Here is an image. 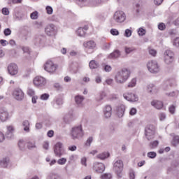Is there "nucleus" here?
<instances>
[{"label":"nucleus","mask_w":179,"mask_h":179,"mask_svg":"<svg viewBox=\"0 0 179 179\" xmlns=\"http://www.w3.org/2000/svg\"><path fill=\"white\" fill-rule=\"evenodd\" d=\"M22 126L24 127V131L25 132H30V122L29 120H24L22 122Z\"/></svg>","instance_id":"nucleus-30"},{"label":"nucleus","mask_w":179,"mask_h":179,"mask_svg":"<svg viewBox=\"0 0 179 179\" xmlns=\"http://www.w3.org/2000/svg\"><path fill=\"white\" fill-rule=\"evenodd\" d=\"M179 144V136H176L173 137V139L172 141V145L173 146H177V145Z\"/></svg>","instance_id":"nucleus-38"},{"label":"nucleus","mask_w":179,"mask_h":179,"mask_svg":"<svg viewBox=\"0 0 179 179\" xmlns=\"http://www.w3.org/2000/svg\"><path fill=\"white\" fill-rule=\"evenodd\" d=\"M83 45L85 49L87 54H93V52H94V50H96V48L97 47V44H96L94 41L84 42Z\"/></svg>","instance_id":"nucleus-4"},{"label":"nucleus","mask_w":179,"mask_h":179,"mask_svg":"<svg viewBox=\"0 0 179 179\" xmlns=\"http://www.w3.org/2000/svg\"><path fill=\"white\" fill-rule=\"evenodd\" d=\"M106 92H102L101 94H99L98 97H96V101H101L106 97Z\"/></svg>","instance_id":"nucleus-43"},{"label":"nucleus","mask_w":179,"mask_h":179,"mask_svg":"<svg viewBox=\"0 0 179 179\" xmlns=\"http://www.w3.org/2000/svg\"><path fill=\"white\" fill-rule=\"evenodd\" d=\"M113 170L118 177H122V170H124V162L122 160L117 159L113 164Z\"/></svg>","instance_id":"nucleus-7"},{"label":"nucleus","mask_w":179,"mask_h":179,"mask_svg":"<svg viewBox=\"0 0 179 179\" xmlns=\"http://www.w3.org/2000/svg\"><path fill=\"white\" fill-rule=\"evenodd\" d=\"M43 149H45V150H48L49 148H50V143H48V141H45L43 144Z\"/></svg>","instance_id":"nucleus-54"},{"label":"nucleus","mask_w":179,"mask_h":179,"mask_svg":"<svg viewBox=\"0 0 179 179\" xmlns=\"http://www.w3.org/2000/svg\"><path fill=\"white\" fill-rule=\"evenodd\" d=\"M33 83L36 87H44L47 85V79L43 76H36L34 78Z\"/></svg>","instance_id":"nucleus-11"},{"label":"nucleus","mask_w":179,"mask_h":179,"mask_svg":"<svg viewBox=\"0 0 179 179\" xmlns=\"http://www.w3.org/2000/svg\"><path fill=\"white\" fill-rule=\"evenodd\" d=\"M151 106L157 110L163 108V102L162 101L153 100L151 101Z\"/></svg>","instance_id":"nucleus-22"},{"label":"nucleus","mask_w":179,"mask_h":179,"mask_svg":"<svg viewBox=\"0 0 179 179\" xmlns=\"http://www.w3.org/2000/svg\"><path fill=\"white\" fill-rule=\"evenodd\" d=\"M70 135L72 139H79V138H83L85 132L82 128V125H78L73 127L70 131Z\"/></svg>","instance_id":"nucleus-2"},{"label":"nucleus","mask_w":179,"mask_h":179,"mask_svg":"<svg viewBox=\"0 0 179 179\" xmlns=\"http://www.w3.org/2000/svg\"><path fill=\"white\" fill-rule=\"evenodd\" d=\"M10 120V115L9 114V111L7 108H3L0 109V122H6Z\"/></svg>","instance_id":"nucleus-12"},{"label":"nucleus","mask_w":179,"mask_h":179,"mask_svg":"<svg viewBox=\"0 0 179 179\" xmlns=\"http://www.w3.org/2000/svg\"><path fill=\"white\" fill-rule=\"evenodd\" d=\"M6 138L9 140L15 139V134L9 133L8 131L6 132Z\"/></svg>","instance_id":"nucleus-37"},{"label":"nucleus","mask_w":179,"mask_h":179,"mask_svg":"<svg viewBox=\"0 0 179 179\" xmlns=\"http://www.w3.org/2000/svg\"><path fill=\"white\" fill-rule=\"evenodd\" d=\"M34 90L31 89V88H28L27 90V94L28 96H34Z\"/></svg>","instance_id":"nucleus-53"},{"label":"nucleus","mask_w":179,"mask_h":179,"mask_svg":"<svg viewBox=\"0 0 179 179\" xmlns=\"http://www.w3.org/2000/svg\"><path fill=\"white\" fill-rule=\"evenodd\" d=\"M30 17L31 19H32V20H37V19H38V12L34 11L33 13H31Z\"/></svg>","instance_id":"nucleus-35"},{"label":"nucleus","mask_w":179,"mask_h":179,"mask_svg":"<svg viewBox=\"0 0 179 179\" xmlns=\"http://www.w3.org/2000/svg\"><path fill=\"white\" fill-rule=\"evenodd\" d=\"M113 20L116 23H124L127 20V15L122 10H117L113 15Z\"/></svg>","instance_id":"nucleus-6"},{"label":"nucleus","mask_w":179,"mask_h":179,"mask_svg":"<svg viewBox=\"0 0 179 179\" xmlns=\"http://www.w3.org/2000/svg\"><path fill=\"white\" fill-rule=\"evenodd\" d=\"M147 68L150 73H159L160 72V66L156 60L148 61Z\"/></svg>","instance_id":"nucleus-3"},{"label":"nucleus","mask_w":179,"mask_h":179,"mask_svg":"<svg viewBox=\"0 0 179 179\" xmlns=\"http://www.w3.org/2000/svg\"><path fill=\"white\" fill-rule=\"evenodd\" d=\"M8 72L11 76H15V75H17L19 73V67H17V64L15 63H10L8 66Z\"/></svg>","instance_id":"nucleus-14"},{"label":"nucleus","mask_w":179,"mask_h":179,"mask_svg":"<svg viewBox=\"0 0 179 179\" xmlns=\"http://www.w3.org/2000/svg\"><path fill=\"white\" fill-rule=\"evenodd\" d=\"M136 78H132L127 85V87H129L130 89H132V87H135V86H136Z\"/></svg>","instance_id":"nucleus-31"},{"label":"nucleus","mask_w":179,"mask_h":179,"mask_svg":"<svg viewBox=\"0 0 179 179\" xmlns=\"http://www.w3.org/2000/svg\"><path fill=\"white\" fill-rule=\"evenodd\" d=\"M169 111L171 114H174L176 113V106L171 105L169 106Z\"/></svg>","instance_id":"nucleus-47"},{"label":"nucleus","mask_w":179,"mask_h":179,"mask_svg":"<svg viewBox=\"0 0 179 179\" xmlns=\"http://www.w3.org/2000/svg\"><path fill=\"white\" fill-rule=\"evenodd\" d=\"M134 51H136V49L134 47H124V52L125 54H131V52H134Z\"/></svg>","instance_id":"nucleus-32"},{"label":"nucleus","mask_w":179,"mask_h":179,"mask_svg":"<svg viewBox=\"0 0 179 179\" xmlns=\"http://www.w3.org/2000/svg\"><path fill=\"white\" fill-rule=\"evenodd\" d=\"M99 156H101V157H110V152L105 151L102 152L101 155H100Z\"/></svg>","instance_id":"nucleus-59"},{"label":"nucleus","mask_w":179,"mask_h":179,"mask_svg":"<svg viewBox=\"0 0 179 179\" xmlns=\"http://www.w3.org/2000/svg\"><path fill=\"white\" fill-rule=\"evenodd\" d=\"M94 170L96 173H103L106 170V166L103 163L95 162L94 164Z\"/></svg>","instance_id":"nucleus-19"},{"label":"nucleus","mask_w":179,"mask_h":179,"mask_svg":"<svg viewBox=\"0 0 179 179\" xmlns=\"http://www.w3.org/2000/svg\"><path fill=\"white\" fill-rule=\"evenodd\" d=\"M41 100H43V101H46L48 100V99H50V94H43L41 95L40 96Z\"/></svg>","instance_id":"nucleus-41"},{"label":"nucleus","mask_w":179,"mask_h":179,"mask_svg":"<svg viewBox=\"0 0 179 179\" xmlns=\"http://www.w3.org/2000/svg\"><path fill=\"white\" fill-rule=\"evenodd\" d=\"M136 113H138V110L135 108H131L129 111V114L131 115H136Z\"/></svg>","instance_id":"nucleus-55"},{"label":"nucleus","mask_w":179,"mask_h":179,"mask_svg":"<svg viewBox=\"0 0 179 179\" xmlns=\"http://www.w3.org/2000/svg\"><path fill=\"white\" fill-rule=\"evenodd\" d=\"M88 29L89 28L87 27V26H85L83 28H78L76 31L77 36H78L79 37H85V36H86V31H87Z\"/></svg>","instance_id":"nucleus-20"},{"label":"nucleus","mask_w":179,"mask_h":179,"mask_svg":"<svg viewBox=\"0 0 179 179\" xmlns=\"http://www.w3.org/2000/svg\"><path fill=\"white\" fill-rule=\"evenodd\" d=\"M105 83H106V85H111L114 83V80L113 78H108L105 80Z\"/></svg>","instance_id":"nucleus-58"},{"label":"nucleus","mask_w":179,"mask_h":179,"mask_svg":"<svg viewBox=\"0 0 179 179\" xmlns=\"http://www.w3.org/2000/svg\"><path fill=\"white\" fill-rule=\"evenodd\" d=\"M103 70L105 71V72H111L113 68L110 65H105L103 66Z\"/></svg>","instance_id":"nucleus-49"},{"label":"nucleus","mask_w":179,"mask_h":179,"mask_svg":"<svg viewBox=\"0 0 179 179\" xmlns=\"http://www.w3.org/2000/svg\"><path fill=\"white\" fill-rule=\"evenodd\" d=\"M173 45H174V47H177V48H179V37H177L175 39H173Z\"/></svg>","instance_id":"nucleus-44"},{"label":"nucleus","mask_w":179,"mask_h":179,"mask_svg":"<svg viewBox=\"0 0 179 179\" xmlns=\"http://www.w3.org/2000/svg\"><path fill=\"white\" fill-rule=\"evenodd\" d=\"M110 34H112V36H120V31H118L117 29H110Z\"/></svg>","instance_id":"nucleus-45"},{"label":"nucleus","mask_w":179,"mask_h":179,"mask_svg":"<svg viewBox=\"0 0 179 179\" xmlns=\"http://www.w3.org/2000/svg\"><path fill=\"white\" fill-rule=\"evenodd\" d=\"M45 31L48 36H54L57 33V29L55 25L52 24H48L45 29Z\"/></svg>","instance_id":"nucleus-18"},{"label":"nucleus","mask_w":179,"mask_h":179,"mask_svg":"<svg viewBox=\"0 0 179 179\" xmlns=\"http://www.w3.org/2000/svg\"><path fill=\"white\" fill-rule=\"evenodd\" d=\"M103 117L108 120L113 115V108L110 105H106L103 108Z\"/></svg>","instance_id":"nucleus-16"},{"label":"nucleus","mask_w":179,"mask_h":179,"mask_svg":"<svg viewBox=\"0 0 179 179\" xmlns=\"http://www.w3.org/2000/svg\"><path fill=\"white\" fill-rule=\"evenodd\" d=\"M131 29L132 28L125 29L124 34V37L129 38V37H131V36H132V29Z\"/></svg>","instance_id":"nucleus-34"},{"label":"nucleus","mask_w":179,"mask_h":179,"mask_svg":"<svg viewBox=\"0 0 179 179\" xmlns=\"http://www.w3.org/2000/svg\"><path fill=\"white\" fill-rule=\"evenodd\" d=\"M92 142H93V137H89L85 142V146L90 147Z\"/></svg>","instance_id":"nucleus-40"},{"label":"nucleus","mask_w":179,"mask_h":179,"mask_svg":"<svg viewBox=\"0 0 179 179\" xmlns=\"http://www.w3.org/2000/svg\"><path fill=\"white\" fill-rule=\"evenodd\" d=\"M3 33L5 36H10V34H12V30L9 28H6L4 29Z\"/></svg>","instance_id":"nucleus-50"},{"label":"nucleus","mask_w":179,"mask_h":179,"mask_svg":"<svg viewBox=\"0 0 179 179\" xmlns=\"http://www.w3.org/2000/svg\"><path fill=\"white\" fill-rule=\"evenodd\" d=\"M87 159L86 157H83L81 159L82 166H84V167H87Z\"/></svg>","instance_id":"nucleus-51"},{"label":"nucleus","mask_w":179,"mask_h":179,"mask_svg":"<svg viewBox=\"0 0 179 179\" xmlns=\"http://www.w3.org/2000/svg\"><path fill=\"white\" fill-rule=\"evenodd\" d=\"M121 55V52H120V50H115L113 52L110 53L108 55V58L111 59V58H118L120 57Z\"/></svg>","instance_id":"nucleus-29"},{"label":"nucleus","mask_w":179,"mask_h":179,"mask_svg":"<svg viewBox=\"0 0 179 179\" xmlns=\"http://www.w3.org/2000/svg\"><path fill=\"white\" fill-rule=\"evenodd\" d=\"M131 76V71L128 69H121L115 73L114 76L117 85H124Z\"/></svg>","instance_id":"nucleus-1"},{"label":"nucleus","mask_w":179,"mask_h":179,"mask_svg":"<svg viewBox=\"0 0 179 179\" xmlns=\"http://www.w3.org/2000/svg\"><path fill=\"white\" fill-rule=\"evenodd\" d=\"M2 13L3 15L8 16V15H9V9H8L7 8H3L2 9Z\"/></svg>","instance_id":"nucleus-61"},{"label":"nucleus","mask_w":179,"mask_h":179,"mask_svg":"<svg viewBox=\"0 0 179 179\" xmlns=\"http://www.w3.org/2000/svg\"><path fill=\"white\" fill-rule=\"evenodd\" d=\"M10 164L9 158H1L0 159V166L4 169L8 167Z\"/></svg>","instance_id":"nucleus-24"},{"label":"nucleus","mask_w":179,"mask_h":179,"mask_svg":"<svg viewBox=\"0 0 179 179\" xmlns=\"http://www.w3.org/2000/svg\"><path fill=\"white\" fill-rule=\"evenodd\" d=\"M54 152L55 156L61 157L65 155V150L64 149V144L61 142H57L54 146Z\"/></svg>","instance_id":"nucleus-10"},{"label":"nucleus","mask_w":179,"mask_h":179,"mask_svg":"<svg viewBox=\"0 0 179 179\" xmlns=\"http://www.w3.org/2000/svg\"><path fill=\"white\" fill-rule=\"evenodd\" d=\"M89 66L90 69H97L100 66V64L96 60H91L89 63Z\"/></svg>","instance_id":"nucleus-26"},{"label":"nucleus","mask_w":179,"mask_h":179,"mask_svg":"<svg viewBox=\"0 0 179 179\" xmlns=\"http://www.w3.org/2000/svg\"><path fill=\"white\" fill-rule=\"evenodd\" d=\"M178 93H179V91L176 90L169 93H166V96H169V97H177V96H178Z\"/></svg>","instance_id":"nucleus-36"},{"label":"nucleus","mask_w":179,"mask_h":179,"mask_svg":"<svg viewBox=\"0 0 179 179\" xmlns=\"http://www.w3.org/2000/svg\"><path fill=\"white\" fill-rule=\"evenodd\" d=\"M125 113V105L121 104L117 106V115L119 118H122L124 117V114Z\"/></svg>","instance_id":"nucleus-21"},{"label":"nucleus","mask_w":179,"mask_h":179,"mask_svg":"<svg viewBox=\"0 0 179 179\" xmlns=\"http://www.w3.org/2000/svg\"><path fill=\"white\" fill-rule=\"evenodd\" d=\"M85 101V96L82 95H76L75 96V102L78 106V107H82L83 106V101Z\"/></svg>","instance_id":"nucleus-23"},{"label":"nucleus","mask_w":179,"mask_h":179,"mask_svg":"<svg viewBox=\"0 0 179 179\" xmlns=\"http://www.w3.org/2000/svg\"><path fill=\"white\" fill-rule=\"evenodd\" d=\"M27 143L24 141V140H20L18 141V148L20 150H22L24 152V150H26V144Z\"/></svg>","instance_id":"nucleus-28"},{"label":"nucleus","mask_w":179,"mask_h":179,"mask_svg":"<svg viewBox=\"0 0 179 179\" xmlns=\"http://www.w3.org/2000/svg\"><path fill=\"white\" fill-rule=\"evenodd\" d=\"M7 132L15 134V126L10 124L6 126Z\"/></svg>","instance_id":"nucleus-33"},{"label":"nucleus","mask_w":179,"mask_h":179,"mask_svg":"<svg viewBox=\"0 0 179 179\" xmlns=\"http://www.w3.org/2000/svg\"><path fill=\"white\" fill-rule=\"evenodd\" d=\"M158 29H159V30H165L166 29V24L163 22L159 23L158 24Z\"/></svg>","instance_id":"nucleus-56"},{"label":"nucleus","mask_w":179,"mask_h":179,"mask_svg":"<svg viewBox=\"0 0 179 179\" xmlns=\"http://www.w3.org/2000/svg\"><path fill=\"white\" fill-rule=\"evenodd\" d=\"M164 62L170 65L174 61V52L171 50H166L164 53Z\"/></svg>","instance_id":"nucleus-13"},{"label":"nucleus","mask_w":179,"mask_h":179,"mask_svg":"<svg viewBox=\"0 0 179 179\" xmlns=\"http://www.w3.org/2000/svg\"><path fill=\"white\" fill-rule=\"evenodd\" d=\"M26 145L29 150H33V149L37 148V145H36V141H27Z\"/></svg>","instance_id":"nucleus-25"},{"label":"nucleus","mask_w":179,"mask_h":179,"mask_svg":"<svg viewBox=\"0 0 179 179\" xmlns=\"http://www.w3.org/2000/svg\"><path fill=\"white\" fill-rule=\"evenodd\" d=\"M6 136L3 132L0 131V143H3L5 142Z\"/></svg>","instance_id":"nucleus-46"},{"label":"nucleus","mask_w":179,"mask_h":179,"mask_svg":"<svg viewBox=\"0 0 179 179\" xmlns=\"http://www.w3.org/2000/svg\"><path fill=\"white\" fill-rule=\"evenodd\" d=\"M145 135L148 141L154 139L156 136V127L152 124L148 125L145 127Z\"/></svg>","instance_id":"nucleus-5"},{"label":"nucleus","mask_w":179,"mask_h":179,"mask_svg":"<svg viewBox=\"0 0 179 179\" xmlns=\"http://www.w3.org/2000/svg\"><path fill=\"white\" fill-rule=\"evenodd\" d=\"M13 96L15 100L21 101L24 98V93H23L22 90L17 88L13 91Z\"/></svg>","instance_id":"nucleus-15"},{"label":"nucleus","mask_w":179,"mask_h":179,"mask_svg":"<svg viewBox=\"0 0 179 179\" xmlns=\"http://www.w3.org/2000/svg\"><path fill=\"white\" fill-rule=\"evenodd\" d=\"M63 120L66 124H69L72 122V121H75V120H76V116H75V113L73 112H70L63 117Z\"/></svg>","instance_id":"nucleus-17"},{"label":"nucleus","mask_w":179,"mask_h":179,"mask_svg":"<svg viewBox=\"0 0 179 179\" xmlns=\"http://www.w3.org/2000/svg\"><path fill=\"white\" fill-rule=\"evenodd\" d=\"M149 54L152 57H156V54H157V52L154 49H150Z\"/></svg>","instance_id":"nucleus-60"},{"label":"nucleus","mask_w":179,"mask_h":179,"mask_svg":"<svg viewBox=\"0 0 179 179\" xmlns=\"http://www.w3.org/2000/svg\"><path fill=\"white\" fill-rule=\"evenodd\" d=\"M44 69L49 73H55L57 69H58V65L54 64L52 61L48 60L45 64Z\"/></svg>","instance_id":"nucleus-8"},{"label":"nucleus","mask_w":179,"mask_h":179,"mask_svg":"<svg viewBox=\"0 0 179 179\" xmlns=\"http://www.w3.org/2000/svg\"><path fill=\"white\" fill-rule=\"evenodd\" d=\"M112 178V176L110 173H105L101 176V179H110Z\"/></svg>","instance_id":"nucleus-48"},{"label":"nucleus","mask_w":179,"mask_h":179,"mask_svg":"<svg viewBox=\"0 0 179 179\" xmlns=\"http://www.w3.org/2000/svg\"><path fill=\"white\" fill-rule=\"evenodd\" d=\"M138 36H145L146 34V29H143V27H141L138 29Z\"/></svg>","instance_id":"nucleus-39"},{"label":"nucleus","mask_w":179,"mask_h":179,"mask_svg":"<svg viewBox=\"0 0 179 179\" xmlns=\"http://www.w3.org/2000/svg\"><path fill=\"white\" fill-rule=\"evenodd\" d=\"M54 87H55V89H57V90H62V86H61V85H59V83H55Z\"/></svg>","instance_id":"nucleus-62"},{"label":"nucleus","mask_w":179,"mask_h":179,"mask_svg":"<svg viewBox=\"0 0 179 179\" xmlns=\"http://www.w3.org/2000/svg\"><path fill=\"white\" fill-rule=\"evenodd\" d=\"M129 178L135 179V172L134 171H130L129 172Z\"/></svg>","instance_id":"nucleus-64"},{"label":"nucleus","mask_w":179,"mask_h":179,"mask_svg":"<svg viewBox=\"0 0 179 179\" xmlns=\"http://www.w3.org/2000/svg\"><path fill=\"white\" fill-rule=\"evenodd\" d=\"M151 147L152 148V149H155V148H157V146L159 145V141H155L152 143H150Z\"/></svg>","instance_id":"nucleus-57"},{"label":"nucleus","mask_w":179,"mask_h":179,"mask_svg":"<svg viewBox=\"0 0 179 179\" xmlns=\"http://www.w3.org/2000/svg\"><path fill=\"white\" fill-rule=\"evenodd\" d=\"M0 44H1L3 47H6V45H9V42L6 40L1 39L0 40Z\"/></svg>","instance_id":"nucleus-52"},{"label":"nucleus","mask_w":179,"mask_h":179,"mask_svg":"<svg viewBox=\"0 0 179 179\" xmlns=\"http://www.w3.org/2000/svg\"><path fill=\"white\" fill-rule=\"evenodd\" d=\"M123 97L127 101H130L131 103H136L139 101V96L136 93L133 92H124L123 94Z\"/></svg>","instance_id":"nucleus-9"},{"label":"nucleus","mask_w":179,"mask_h":179,"mask_svg":"<svg viewBox=\"0 0 179 179\" xmlns=\"http://www.w3.org/2000/svg\"><path fill=\"white\" fill-rule=\"evenodd\" d=\"M46 12L48 13V15H52L54 10L52 9V7L48 6L45 8Z\"/></svg>","instance_id":"nucleus-42"},{"label":"nucleus","mask_w":179,"mask_h":179,"mask_svg":"<svg viewBox=\"0 0 179 179\" xmlns=\"http://www.w3.org/2000/svg\"><path fill=\"white\" fill-rule=\"evenodd\" d=\"M157 154L155 152H150L148 153V157H155Z\"/></svg>","instance_id":"nucleus-63"},{"label":"nucleus","mask_w":179,"mask_h":179,"mask_svg":"<svg viewBox=\"0 0 179 179\" xmlns=\"http://www.w3.org/2000/svg\"><path fill=\"white\" fill-rule=\"evenodd\" d=\"M147 92L153 94V93H156V87L153 84H150L147 86Z\"/></svg>","instance_id":"nucleus-27"}]
</instances>
